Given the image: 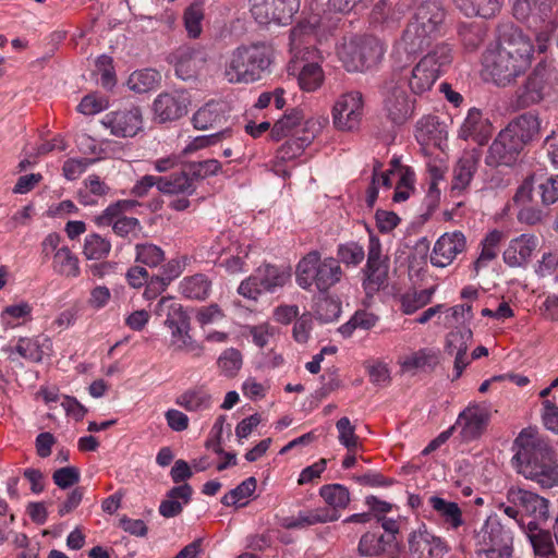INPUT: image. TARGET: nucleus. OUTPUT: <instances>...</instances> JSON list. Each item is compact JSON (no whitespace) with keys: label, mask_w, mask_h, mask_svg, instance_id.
<instances>
[{"label":"nucleus","mask_w":558,"mask_h":558,"mask_svg":"<svg viewBox=\"0 0 558 558\" xmlns=\"http://www.w3.org/2000/svg\"><path fill=\"white\" fill-rule=\"evenodd\" d=\"M512 458L517 472L542 488L558 486V462L555 450L543 438L525 432L514 440Z\"/></svg>","instance_id":"nucleus-1"},{"label":"nucleus","mask_w":558,"mask_h":558,"mask_svg":"<svg viewBox=\"0 0 558 558\" xmlns=\"http://www.w3.org/2000/svg\"><path fill=\"white\" fill-rule=\"evenodd\" d=\"M506 502L498 509L512 519L522 530L534 525H545L550 515V501L535 492L511 486L506 493Z\"/></svg>","instance_id":"nucleus-2"},{"label":"nucleus","mask_w":558,"mask_h":558,"mask_svg":"<svg viewBox=\"0 0 558 558\" xmlns=\"http://www.w3.org/2000/svg\"><path fill=\"white\" fill-rule=\"evenodd\" d=\"M452 62V49L447 44L437 45L430 52L425 54L411 70H408L402 61L393 62L392 70L402 71L404 83L414 95H423L432 89L435 82Z\"/></svg>","instance_id":"nucleus-3"},{"label":"nucleus","mask_w":558,"mask_h":558,"mask_svg":"<svg viewBox=\"0 0 558 558\" xmlns=\"http://www.w3.org/2000/svg\"><path fill=\"white\" fill-rule=\"evenodd\" d=\"M271 54L270 47L265 44L238 47L226 64V80L233 84L260 80L271 63Z\"/></svg>","instance_id":"nucleus-4"},{"label":"nucleus","mask_w":558,"mask_h":558,"mask_svg":"<svg viewBox=\"0 0 558 558\" xmlns=\"http://www.w3.org/2000/svg\"><path fill=\"white\" fill-rule=\"evenodd\" d=\"M512 10L517 20L534 29L538 51L545 52L558 27V0H515Z\"/></svg>","instance_id":"nucleus-5"},{"label":"nucleus","mask_w":558,"mask_h":558,"mask_svg":"<svg viewBox=\"0 0 558 558\" xmlns=\"http://www.w3.org/2000/svg\"><path fill=\"white\" fill-rule=\"evenodd\" d=\"M342 269L333 257L322 259L320 253L312 251L296 266V281L305 290L315 286L320 292L328 291L342 278Z\"/></svg>","instance_id":"nucleus-6"},{"label":"nucleus","mask_w":558,"mask_h":558,"mask_svg":"<svg viewBox=\"0 0 558 558\" xmlns=\"http://www.w3.org/2000/svg\"><path fill=\"white\" fill-rule=\"evenodd\" d=\"M384 44L376 37H355L344 41L338 57L349 72H364L377 66L385 54Z\"/></svg>","instance_id":"nucleus-7"},{"label":"nucleus","mask_w":558,"mask_h":558,"mask_svg":"<svg viewBox=\"0 0 558 558\" xmlns=\"http://www.w3.org/2000/svg\"><path fill=\"white\" fill-rule=\"evenodd\" d=\"M383 111L393 124H403L414 111V100H411L404 89L402 71L392 70L380 85Z\"/></svg>","instance_id":"nucleus-8"},{"label":"nucleus","mask_w":558,"mask_h":558,"mask_svg":"<svg viewBox=\"0 0 558 558\" xmlns=\"http://www.w3.org/2000/svg\"><path fill=\"white\" fill-rule=\"evenodd\" d=\"M513 536L509 527L497 515H489L476 534V546L486 558H509L512 554Z\"/></svg>","instance_id":"nucleus-9"},{"label":"nucleus","mask_w":558,"mask_h":558,"mask_svg":"<svg viewBox=\"0 0 558 558\" xmlns=\"http://www.w3.org/2000/svg\"><path fill=\"white\" fill-rule=\"evenodd\" d=\"M138 203L132 199H121L110 204L94 221L98 227H112V231L121 238L142 230L137 218L128 217L125 214L132 211Z\"/></svg>","instance_id":"nucleus-10"},{"label":"nucleus","mask_w":558,"mask_h":558,"mask_svg":"<svg viewBox=\"0 0 558 558\" xmlns=\"http://www.w3.org/2000/svg\"><path fill=\"white\" fill-rule=\"evenodd\" d=\"M332 124L341 132L359 130L363 114L364 100L359 90H351L340 95L332 107Z\"/></svg>","instance_id":"nucleus-11"},{"label":"nucleus","mask_w":558,"mask_h":558,"mask_svg":"<svg viewBox=\"0 0 558 558\" xmlns=\"http://www.w3.org/2000/svg\"><path fill=\"white\" fill-rule=\"evenodd\" d=\"M551 72L544 62H539L515 92V107L524 109L541 102L551 87Z\"/></svg>","instance_id":"nucleus-12"},{"label":"nucleus","mask_w":558,"mask_h":558,"mask_svg":"<svg viewBox=\"0 0 558 558\" xmlns=\"http://www.w3.org/2000/svg\"><path fill=\"white\" fill-rule=\"evenodd\" d=\"M485 65L494 82L499 86L510 84L530 66L525 59L515 58L499 48L485 57Z\"/></svg>","instance_id":"nucleus-13"},{"label":"nucleus","mask_w":558,"mask_h":558,"mask_svg":"<svg viewBox=\"0 0 558 558\" xmlns=\"http://www.w3.org/2000/svg\"><path fill=\"white\" fill-rule=\"evenodd\" d=\"M523 147L513 135L504 129L489 146L485 162L489 167H511L519 159Z\"/></svg>","instance_id":"nucleus-14"},{"label":"nucleus","mask_w":558,"mask_h":558,"mask_svg":"<svg viewBox=\"0 0 558 558\" xmlns=\"http://www.w3.org/2000/svg\"><path fill=\"white\" fill-rule=\"evenodd\" d=\"M473 340V332L468 327L457 328L446 337L445 352L453 356L454 376L452 380L461 377L465 367L471 363L468 350Z\"/></svg>","instance_id":"nucleus-15"},{"label":"nucleus","mask_w":558,"mask_h":558,"mask_svg":"<svg viewBox=\"0 0 558 558\" xmlns=\"http://www.w3.org/2000/svg\"><path fill=\"white\" fill-rule=\"evenodd\" d=\"M408 543L412 558H444L449 550L447 543L430 533L425 525L413 531Z\"/></svg>","instance_id":"nucleus-16"},{"label":"nucleus","mask_w":558,"mask_h":558,"mask_svg":"<svg viewBox=\"0 0 558 558\" xmlns=\"http://www.w3.org/2000/svg\"><path fill=\"white\" fill-rule=\"evenodd\" d=\"M498 48L531 63L533 52L531 39L512 23L498 26Z\"/></svg>","instance_id":"nucleus-17"},{"label":"nucleus","mask_w":558,"mask_h":558,"mask_svg":"<svg viewBox=\"0 0 558 558\" xmlns=\"http://www.w3.org/2000/svg\"><path fill=\"white\" fill-rule=\"evenodd\" d=\"M489 420L490 413L487 408L480 404H472L459 414L453 426L460 428V435L464 441H471L484 434Z\"/></svg>","instance_id":"nucleus-18"},{"label":"nucleus","mask_w":558,"mask_h":558,"mask_svg":"<svg viewBox=\"0 0 558 558\" xmlns=\"http://www.w3.org/2000/svg\"><path fill=\"white\" fill-rule=\"evenodd\" d=\"M206 60L207 54L202 47L187 45L180 46L170 56L177 76L183 81L195 77Z\"/></svg>","instance_id":"nucleus-19"},{"label":"nucleus","mask_w":558,"mask_h":558,"mask_svg":"<svg viewBox=\"0 0 558 558\" xmlns=\"http://www.w3.org/2000/svg\"><path fill=\"white\" fill-rule=\"evenodd\" d=\"M389 259L381 254V244L378 238L371 236L365 267L366 289L378 290L388 278Z\"/></svg>","instance_id":"nucleus-20"},{"label":"nucleus","mask_w":558,"mask_h":558,"mask_svg":"<svg viewBox=\"0 0 558 558\" xmlns=\"http://www.w3.org/2000/svg\"><path fill=\"white\" fill-rule=\"evenodd\" d=\"M436 36L432 33H425L417 24L409 22L403 31L400 43L397 45L395 57L396 61H403L402 54H405V61H412L417 54L422 53Z\"/></svg>","instance_id":"nucleus-21"},{"label":"nucleus","mask_w":558,"mask_h":558,"mask_svg":"<svg viewBox=\"0 0 558 558\" xmlns=\"http://www.w3.org/2000/svg\"><path fill=\"white\" fill-rule=\"evenodd\" d=\"M190 95L183 90L162 93L154 101V112L159 122L175 121L187 113Z\"/></svg>","instance_id":"nucleus-22"},{"label":"nucleus","mask_w":558,"mask_h":558,"mask_svg":"<svg viewBox=\"0 0 558 558\" xmlns=\"http://www.w3.org/2000/svg\"><path fill=\"white\" fill-rule=\"evenodd\" d=\"M102 124L118 137H132L142 129V112L138 107L109 112L102 119Z\"/></svg>","instance_id":"nucleus-23"},{"label":"nucleus","mask_w":558,"mask_h":558,"mask_svg":"<svg viewBox=\"0 0 558 558\" xmlns=\"http://www.w3.org/2000/svg\"><path fill=\"white\" fill-rule=\"evenodd\" d=\"M466 247V239L461 231L446 232L434 244L430 263L436 267L450 265Z\"/></svg>","instance_id":"nucleus-24"},{"label":"nucleus","mask_w":558,"mask_h":558,"mask_svg":"<svg viewBox=\"0 0 558 558\" xmlns=\"http://www.w3.org/2000/svg\"><path fill=\"white\" fill-rule=\"evenodd\" d=\"M322 125L315 119L305 121L302 129V135L292 136L278 149V158L281 160H291L302 154L304 148L308 146L320 132Z\"/></svg>","instance_id":"nucleus-25"},{"label":"nucleus","mask_w":558,"mask_h":558,"mask_svg":"<svg viewBox=\"0 0 558 558\" xmlns=\"http://www.w3.org/2000/svg\"><path fill=\"white\" fill-rule=\"evenodd\" d=\"M444 19L445 12L439 2L426 0L416 8L410 22L417 24L425 33H432L437 36Z\"/></svg>","instance_id":"nucleus-26"},{"label":"nucleus","mask_w":558,"mask_h":558,"mask_svg":"<svg viewBox=\"0 0 558 558\" xmlns=\"http://www.w3.org/2000/svg\"><path fill=\"white\" fill-rule=\"evenodd\" d=\"M156 314L165 317V325L172 332L180 333L184 329H190V317L182 305L172 298H162L157 306Z\"/></svg>","instance_id":"nucleus-27"},{"label":"nucleus","mask_w":558,"mask_h":558,"mask_svg":"<svg viewBox=\"0 0 558 558\" xmlns=\"http://www.w3.org/2000/svg\"><path fill=\"white\" fill-rule=\"evenodd\" d=\"M481 160L477 149L464 151L453 169L452 191H463L471 183Z\"/></svg>","instance_id":"nucleus-28"},{"label":"nucleus","mask_w":558,"mask_h":558,"mask_svg":"<svg viewBox=\"0 0 558 558\" xmlns=\"http://www.w3.org/2000/svg\"><path fill=\"white\" fill-rule=\"evenodd\" d=\"M490 135V124L483 118L481 110L472 108L469 110L460 130L459 137L463 140L472 138L478 144H484Z\"/></svg>","instance_id":"nucleus-29"},{"label":"nucleus","mask_w":558,"mask_h":558,"mask_svg":"<svg viewBox=\"0 0 558 558\" xmlns=\"http://www.w3.org/2000/svg\"><path fill=\"white\" fill-rule=\"evenodd\" d=\"M307 120L302 108H292L274 124L270 136L274 141L278 142L289 135H302V129Z\"/></svg>","instance_id":"nucleus-30"},{"label":"nucleus","mask_w":558,"mask_h":558,"mask_svg":"<svg viewBox=\"0 0 558 558\" xmlns=\"http://www.w3.org/2000/svg\"><path fill=\"white\" fill-rule=\"evenodd\" d=\"M535 248V238L522 234L510 242L509 246L504 252V260L510 267H521L529 262Z\"/></svg>","instance_id":"nucleus-31"},{"label":"nucleus","mask_w":558,"mask_h":558,"mask_svg":"<svg viewBox=\"0 0 558 558\" xmlns=\"http://www.w3.org/2000/svg\"><path fill=\"white\" fill-rule=\"evenodd\" d=\"M339 518L337 511H329L328 508H316L300 511L295 517L286 518L282 526L286 529H304L317 523L333 522Z\"/></svg>","instance_id":"nucleus-32"},{"label":"nucleus","mask_w":558,"mask_h":558,"mask_svg":"<svg viewBox=\"0 0 558 558\" xmlns=\"http://www.w3.org/2000/svg\"><path fill=\"white\" fill-rule=\"evenodd\" d=\"M195 191L196 185L191 181L184 167L170 175L159 177V192L162 194L191 196Z\"/></svg>","instance_id":"nucleus-33"},{"label":"nucleus","mask_w":558,"mask_h":558,"mask_svg":"<svg viewBox=\"0 0 558 558\" xmlns=\"http://www.w3.org/2000/svg\"><path fill=\"white\" fill-rule=\"evenodd\" d=\"M192 493L193 489L187 483L172 487L167 493V498L161 501L159 506V513L165 518L179 515L183 510L182 504L179 499H182L183 504H189Z\"/></svg>","instance_id":"nucleus-34"},{"label":"nucleus","mask_w":558,"mask_h":558,"mask_svg":"<svg viewBox=\"0 0 558 558\" xmlns=\"http://www.w3.org/2000/svg\"><path fill=\"white\" fill-rule=\"evenodd\" d=\"M259 288L263 292H275L278 288H282L290 279L289 271L272 265H264L256 269L254 274Z\"/></svg>","instance_id":"nucleus-35"},{"label":"nucleus","mask_w":558,"mask_h":558,"mask_svg":"<svg viewBox=\"0 0 558 558\" xmlns=\"http://www.w3.org/2000/svg\"><path fill=\"white\" fill-rule=\"evenodd\" d=\"M533 547L534 554L543 558H555L556 549L549 530L544 525H534L523 529Z\"/></svg>","instance_id":"nucleus-36"},{"label":"nucleus","mask_w":558,"mask_h":558,"mask_svg":"<svg viewBox=\"0 0 558 558\" xmlns=\"http://www.w3.org/2000/svg\"><path fill=\"white\" fill-rule=\"evenodd\" d=\"M507 130L523 146L532 141L539 132V120L532 113H524L510 122Z\"/></svg>","instance_id":"nucleus-37"},{"label":"nucleus","mask_w":558,"mask_h":558,"mask_svg":"<svg viewBox=\"0 0 558 558\" xmlns=\"http://www.w3.org/2000/svg\"><path fill=\"white\" fill-rule=\"evenodd\" d=\"M211 280L204 274L183 278L180 282L181 293L191 300L204 301L211 292Z\"/></svg>","instance_id":"nucleus-38"},{"label":"nucleus","mask_w":558,"mask_h":558,"mask_svg":"<svg viewBox=\"0 0 558 558\" xmlns=\"http://www.w3.org/2000/svg\"><path fill=\"white\" fill-rule=\"evenodd\" d=\"M175 403L189 412H202L211 407V396L204 387H194L181 393Z\"/></svg>","instance_id":"nucleus-39"},{"label":"nucleus","mask_w":558,"mask_h":558,"mask_svg":"<svg viewBox=\"0 0 558 558\" xmlns=\"http://www.w3.org/2000/svg\"><path fill=\"white\" fill-rule=\"evenodd\" d=\"M225 104L219 101H209L199 108L193 116V125L198 130L213 128L223 119Z\"/></svg>","instance_id":"nucleus-40"},{"label":"nucleus","mask_w":558,"mask_h":558,"mask_svg":"<svg viewBox=\"0 0 558 558\" xmlns=\"http://www.w3.org/2000/svg\"><path fill=\"white\" fill-rule=\"evenodd\" d=\"M428 501L432 508L452 530H457L463 525L462 511L457 502L447 501L438 496L429 497Z\"/></svg>","instance_id":"nucleus-41"},{"label":"nucleus","mask_w":558,"mask_h":558,"mask_svg":"<svg viewBox=\"0 0 558 558\" xmlns=\"http://www.w3.org/2000/svg\"><path fill=\"white\" fill-rule=\"evenodd\" d=\"M457 7L468 16L494 17L500 10V0H454Z\"/></svg>","instance_id":"nucleus-42"},{"label":"nucleus","mask_w":558,"mask_h":558,"mask_svg":"<svg viewBox=\"0 0 558 558\" xmlns=\"http://www.w3.org/2000/svg\"><path fill=\"white\" fill-rule=\"evenodd\" d=\"M52 269L60 276L76 278L80 275L78 258L68 246H62L53 254Z\"/></svg>","instance_id":"nucleus-43"},{"label":"nucleus","mask_w":558,"mask_h":558,"mask_svg":"<svg viewBox=\"0 0 558 558\" xmlns=\"http://www.w3.org/2000/svg\"><path fill=\"white\" fill-rule=\"evenodd\" d=\"M320 497L331 507L329 511L344 509L350 502V492L341 484H327L319 489Z\"/></svg>","instance_id":"nucleus-44"},{"label":"nucleus","mask_w":558,"mask_h":558,"mask_svg":"<svg viewBox=\"0 0 558 558\" xmlns=\"http://www.w3.org/2000/svg\"><path fill=\"white\" fill-rule=\"evenodd\" d=\"M392 0H380L372 11V19L375 22L387 25H395L404 14V5L392 7Z\"/></svg>","instance_id":"nucleus-45"},{"label":"nucleus","mask_w":558,"mask_h":558,"mask_svg":"<svg viewBox=\"0 0 558 558\" xmlns=\"http://www.w3.org/2000/svg\"><path fill=\"white\" fill-rule=\"evenodd\" d=\"M159 80L160 74L158 71L153 69H144L133 72L128 80V85L130 89L142 94L154 89L157 86Z\"/></svg>","instance_id":"nucleus-46"},{"label":"nucleus","mask_w":558,"mask_h":558,"mask_svg":"<svg viewBox=\"0 0 558 558\" xmlns=\"http://www.w3.org/2000/svg\"><path fill=\"white\" fill-rule=\"evenodd\" d=\"M183 167L187 172V175L191 178V181L197 186L199 181L217 174L221 165L216 159H207L203 161L186 162Z\"/></svg>","instance_id":"nucleus-47"},{"label":"nucleus","mask_w":558,"mask_h":558,"mask_svg":"<svg viewBox=\"0 0 558 558\" xmlns=\"http://www.w3.org/2000/svg\"><path fill=\"white\" fill-rule=\"evenodd\" d=\"M324 82V72L316 62H308L302 66L298 76V83L301 89L314 92L322 86Z\"/></svg>","instance_id":"nucleus-48"},{"label":"nucleus","mask_w":558,"mask_h":558,"mask_svg":"<svg viewBox=\"0 0 558 558\" xmlns=\"http://www.w3.org/2000/svg\"><path fill=\"white\" fill-rule=\"evenodd\" d=\"M438 363V357L435 352L427 349H422L404 357L401 363L404 371L412 369H434Z\"/></svg>","instance_id":"nucleus-49"},{"label":"nucleus","mask_w":558,"mask_h":558,"mask_svg":"<svg viewBox=\"0 0 558 558\" xmlns=\"http://www.w3.org/2000/svg\"><path fill=\"white\" fill-rule=\"evenodd\" d=\"M434 292L435 288H429L403 294L401 296V311L407 315L415 313L430 302Z\"/></svg>","instance_id":"nucleus-50"},{"label":"nucleus","mask_w":558,"mask_h":558,"mask_svg":"<svg viewBox=\"0 0 558 558\" xmlns=\"http://www.w3.org/2000/svg\"><path fill=\"white\" fill-rule=\"evenodd\" d=\"M111 250V243L97 233L86 236L84 243V255L87 259L99 260L108 256Z\"/></svg>","instance_id":"nucleus-51"},{"label":"nucleus","mask_w":558,"mask_h":558,"mask_svg":"<svg viewBox=\"0 0 558 558\" xmlns=\"http://www.w3.org/2000/svg\"><path fill=\"white\" fill-rule=\"evenodd\" d=\"M135 252V260L148 267H157L165 260L162 248L151 243L136 244Z\"/></svg>","instance_id":"nucleus-52"},{"label":"nucleus","mask_w":558,"mask_h":558,"mask_svg":"<svg viewBox=\"0 0 558 558\" xmlns=\"http://www.w3.org/2000/svg\"><path fill=\"white\" fill-rule=\"evenodd\" d=\"M220 372L227 377H234L242 366V355L236 349H227L217 361Z\"/></svg>","instance_id":"nucleus-53"},{"label":"nucleus","mask_w":558,"mask_h":558,"mask_svg":"<svg viewBox=\"0 0 558 558\" xmlns=\"http://www.w3.org/2000/svg\"><path fill=\"white\" fill-rule=\"evenodd\" d=\"M257 486V481L251 476L239 484L235 488L231 489L221 498V504L229 507L236 505L240 500L253 495Z\"/></svg>","instance_id":"nucleus-54"},{"label":"nucleus","mask_w":558,"mask_h":558,"mask_svg":"<svg viewBox=\"0 0 558 558\" xmlns=\"http://www.w3.org/2000/svg\"><path fill=\"white\" fill-rule=\"evenodd\" d=\"M341 313V303L329 296L318 300L316 303V318L322 323H330L336 320Z\"/></svg>","instance_id":"nucleus-55"},{"label":"nucleus","mask_w":558,"mask_h":558,"mask_svg":"<svg viewBox=\"0 0 558 558\" xmlns=\"http://www.w3.org/2000/svg\"><path fill=\"white\" fill-rule=\"evenodd\" d=\"M339 263L347 266H357L365 257L364 248L356 242L340 244L337 250Z\"/></svg>","instance_id":"nucleus-56"},{"label":"nucleus","mask_w":558,"mask_h":558,"mask_svg":"<svg viewBox=\"0 0 558 558\" xmlns=\"http://www.w3.org/2000/svg\"><path fill=\"white\" fill-rule=\"evenodd\" d=\"M204 12L199 4L190 5L184 12L185 29L191 38H197L202 33Z\"/></svg>","instance_id":"nucleus-57"},{"label":"nucleus","mask_w":558,"mask_h":558,"mask_svg":"<svg viewBox=\"0 0 558 558\" xmlns=\"http://www.w3.org/2000/svg\"><path fill=\"white\" fill-rule=\"evenodd\" d=\"M172 345L177 351L193 353L194 356H201L203 347L197 343L190 335V329H184L180 333L172 332Z\"/></svg>","instance_id":"nucleus-58"},{"label":"nucleus","mask_w":558,"mask_h":558,"mask_svg":"<svg viewBox=\"0 0 558 558\" xmlns=\"http://www.w3.org/2000/svg\"><path fill=\"white\" fill-rule=\"evenodd\" d=\"M251 13L255 21L259 24H269L275 22V11L271 0H250Z\"/></svg>","instance_id":"nucleus-59"},{"label":"nucleus","mask_w":558,"mask_h":558,"mask_svg":"<svg viewBox=\"0 0 558 558\" xmlns=\"http://www.w3.org/2000/svg\"><path fill=\"white\" fill-rule=\"evenodd\" d=\"M15 351L24 359L39 363L43 360L44 351L36 340L21 338L15 347Z\"/></svg>","instance_id":"nucleus-60"},{"label":"nucleus","mask_w":558,"mask_h":558,"mask_svg":"<svg viewBox=\"0 0 558 558\" xmlns=\"http://www.w3.org/2000/svg\"><path fill=\"white\" fill-rule=\"evenodd\" d=\"M80 470L75 466H65L56 470L52 474L53 483L61 489H66L80 482Z\"/></svg>","instance_id":"nucleus-61"},{"label":"nucleus","mask_w":558,"mask_h":558,"mask_svg":"<svg viewBox=\"0 0 558 558\" xmlns=\"http://www.w3.org/2000/svg\"><path fill=\"white\" fill-rule=\"evenodd\" d=\"M336 427L339 432V441L349 450L352 451L357 447V436L355 435V428L351 425L348 417H341Z\"/></svg>","instance_id":"nucleus-62"},{"label":"nucleus","mask_w":558,"mask_h":558,"mask_svg":"<svg viewBox=\"0 0 558 558\" xmlns=\"http://www.w3.org/2000/svg\"><path fill=\"white\" fill-rule=\"evenodd\" d=\"M538 194L543 205L548 206L558 202V174L546 178L538 184Z\"/></svg>","instance_id":"nucleus-63"},{"label":"nucleus","mask_w":558,"mask_h":558,"mask_svg":"<svg viewBox=\"0 0 558 558\" xmlns=\"http://www.w3.org/2000/svg\"><path fill=\"white\" fill-rule=\"evenodd\" d=\"M558 269V250L544 253L535 269L541 278L553 276Z\"/></svg>","instance_id":"nucleus-64"}]
</instances>
